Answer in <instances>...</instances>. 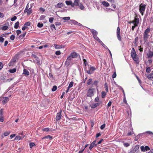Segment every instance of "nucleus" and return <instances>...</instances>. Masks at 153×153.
I'll return each instance as SVG.
<instances>
[{
    "instance_id": "f257e3e1",
    "label": "nucleus",
    "mask_w": 153,
    "mask_h": 153,
    "mask_svg": "<svg viewBox=\"0 0 153 153\" xmlns=\"http://www.w3.org/2000/svg\"><path fill=\"white\" fill-rule=\"evenodd\" d=\"M131 56L133 59L137 64H138L139 61L138 60V56L136 53V51L134 48H132L131 51Z\"/></svg>"
},
{
    "instance_id": "f03ea898",
    "label": "nucleus",
    "mask_w": 153,
    "mask_h": 153,
    "mask_svg": "<svg viewBox=\"0 0 153 153\" xmlns=\"http://www.w3.org/2000/svg\"><path fill=\"white\" fill-rule=\"evenodd\" d=\"M150 31L151 30L150 27H148L145 30L143 33V39L145 42H146L148 41V39L149 36L148 34L150 33Z\"/></svg>"
},
{
    "instance_id": "7ed1b4c3",
    "label": "nucleus",
    "mask_w": 153,
    "mask_h": 153,
    "mask_svg": "<svg viewBox=\"0 0 153 153\" xmlns=\"http://www.w3.org/2000/svg\"><path fill=\"white\" fill-rule=\"evenodd\" d=\"M88 70H87L86 68L85 69V71H86L87 73L89 74H92L96 68L94 67L91 66V65H88Z\"/></svg>"
},
{
    "instance_id": "20e7f679",
    "label": "nucleus",
    "mask_w": 153,
    "mask_h": 153,
    "mask_svg": "<svg viewBox=\"0 0 153 153\" xmlns=\"http://www.w3.org/2000/svg\"><path fill=\"white\" fill-rule=\"evenodd\" d=\"M95 92V88L89 89L87 93V96L88 97H91L94 96V93Z\"/></svg>"
},
{
    "instance_id": "39448f33",
    "label": "nucleus",
    "mask_w": 153,
    "mask_h": 153,
    "mask_svg": "<svg viewBox=\"0 0 153 153\" xmlns=\"http://www.w3.org/2000/svg\"><path fill=\"white\" fill-rule=\"evenodd\" d=\"M146 5L141 4L139 6V11L141 15L143 16V15L144 12L145 11Z\"/></svg>"
},
{
    "instance_id": "423d86ee",
    "label": "nucleus",
    "mask_w": 153,
    "mask_h": 153,
    "mask_svg": "<svg viewBox=\"0 0 153 153\" xmlns=\"http://www.w3.org/2000/svg\"><path fill=\"white\" fill-rule=\"evenodd\" d=\"M73 58H72L70 55L68 57L67 59L65 62V65L67 66H69L71 62V60Z\"/></svg>"
},
{
    "instance_id": "0eeeda50",
    "label": "nucleus",
    "mask_w": 153,
    "mask_h": 153,
    "mask_svg": "<svg viewBox=\"0 0 153 153\" xmlns=\"http://www.w3.org/2000/svg\"><path fill=\"white\" fill-rule=\"evenodd\" d=\"M62 110H60V111L57 113L56 114V120L57 121L59 120L62 117Z\"/></svg>"
},
{
    "instance_id": "6e6552de",
    "label": "nucleus",
    "mask_w": 153,
    "mask_h": 153,
    "mask_svg": "<svg viewBox=\"0 0 153 153\" xmlns=\"http://www.w3.org/2000/svg\"><path fill=\"white\" fill-rule=\"evenodd\" d=\"M69 55L73 58H76L77 57V54L75 51L72 52Z\"/></svg>"
},
{
    "instance_id": "1a4fd4ad",
    "label": "nucleus",
    "mask_w": 153,
    "mask_h": 153,
    "mask_svg": "<svg viewBox=\"0 0 153 153\" xmlns=\"http://www.w3.org/2000/svg\"><path fill=\"white\" fill-rule=\"evenodd\" d=\"M134 24L138 25L139 22V19L137 18V15H136L134 17V19L133 20Z\"/></svg>"
},
{
    "instance_id": "9d476101",
    "label": "nucleus",
    "mask_w": 153,
    "mask_h": 153,
    "mask_svg": "<svg viewBox=\"0 0 153 153\" xmlns=\"http://www.w3.org/2000/svg\"><path fill=\"white\" fill-rule=\"evenodd\" d=\"M9 100V98L7 97H3L2 98V102L4 104H5Z\"/></svg>"
},
{
    "instance_id": "9b49d317",
    "label": "nucleus",
    "mask_w": 153,
    "mask_h": 153,
    "mask_svg": "<svg viewBox=\"0 0 153 153\" xmlns=\"http://www.w3.org/2000/svg\"><path fill=\"white\" fill-rule=\"evenodd\" d=\"M69 24H71V25H78L79 23L76 21L74 20H71L70 21ZM79 24H80L79 23Z\"/></svg>"
},
{
    "instance_id": "f8f14e48",
    "label": "nucleus",
    "mask_w": 153,
    "mask_h": 153,
    "mask_svg": "<svg viewBox=\"0 0 153 153\" xmlns=\"http://www.w3.org/2000/svg\"><path fill=\"white\" fill-rule=\"evenodd\" d=\"M139 145H137L133 149V150L129 152V153H134V152L137 151L139 149Z\"/></svg>"
},
{
    "instance_id": "ddd939ff",
    "label": "nucleus",
    "mask_w": 153,
    "mask_h": 153,
    "mask_svg": "<svg viewBox=\"0 0 153 153\" xmlns=\"http://www.w3.org/2000/svg\"><path fill=\"white\" fill-rule=\"evenodd\" d=\"M147 56L148 58H152L153 56V51H149L147 53Z\"/></svg>"
},
{
    "instance_id": "4468645a",
    "label": "nucleus",
    "mask_w": 153,
    "mask_h": 153,
    "mask_svg": "<svg viewBox=\"0 0 153 153\" xmlns=\"http://www.w3.org/2000/svg\"><path fill=\"white\" fill-rule=\"evenodd\" d=\"M96 140H94L90 145L89 149L90 150H91L94 146H96L97 144H95Z\"/></svg>"
},
{
    "instance_id": "2eb2a0df",
    "label": "nucleus",
    "mask_w": 153,
    "mask_h": 153,
    "mask_svg": "<svg viewBox=\"0 0 153 153\" xmlns=\"http://www.w3.org/2000/svg\"><path fill=\"white\" fill-rule=\"evenodd\" d=\"M101 4L105 7H107L109 6V4L107 2L103 1L101 2Z\"/></svg>"
},
{
    "instance_id": "dca6fc26",
    "label": "nucleus",
    "mask_w": 153,
    "mask_h": 153,
    "mask_svg": "<svg viewBox=\"0 0 153 153\" xmlns=\"http://www.w3.org/2000/svg\"><path fill=\"white\" fill-rule=\"evenodd\" d=\"M23 74L27 76H29L30 75L29 71L26 69L23 70Z\"/></svg>"
},
{
    "instance_id": "f3484780",
    "label": "nucleus",
    "mask_w": 153,
    "mask_h": 153,
    "mask_svg": "<svg viewBox=\"0 0 153 153\" xmlns=\"http://www.w3.org/2000/svg\"><path fill=\"white\" fill-rule=\"evenodd\" d=\"M100 104L99 103H96L93 104L91 105V107L92 108H94L97 106H98Z\"/></svg>"
},
{
    "instance_id": "a211bd4d",
    "label": "nucleus",
    "mask_w": 153,
    "mask_h": 153,
    "mask_svg": "<svg viewBox=\"0 0 153 153\" xmlns=\"http://www.w3.org/2000/svg\"><path fill=\"white\" fill-rule=\"evenodd\" d=\"M104 86L106 93L108 92V86L106 82L105 83Z\"/></svg>"
},
{
    "instance_id": "6ab92c4d",
    "label": "nucleus",
    "mask_w": 153,
    "mask_h": 153,
    "mask_svg": "<svg viewBox=\"0 0 153 153\" xmlns=\"http://www.w3.org/2000/svg\"><path fill=\"white\" fill-rule=\"evenodd\" d=\"M134 132L133 131V129H132L130 131H128V133L126 135L127 136H130L132 134H134Z\"/></svg>"
},
{
    "instance_id": "aec40b11",
    "label": "nucleus",
    "mask_w": 153,
    "mask_h": 153,
    "mask_svg": "<svg viewBox=\"0 0 153 153\" xmlns=\"http://www.w3.org/2000/svg\"><path fill=\"white\" fill-rule=\"evenodd\" d=\"M91 32L93 36L97 35V32L96 31V30L94 29H92L91 30Z\"/></svg>"
},
{
    "instance_id": "412c9836",
    "label": "nucleus",
    "mask_w": 153,
    "mask_h": 153,
    "mask_svg": "<svg viewBox=\"0 0 153 153\" xmlns=\"http://www.w3.org/2000/svg\"><path fill=\"white\" fill-rule=\"evenodd\" d=\"M19 22H17L15 24V25L14 26V28L15 29H17L19 27Z\"/></svg>"
},
{
    "instance_id": "4be33fe9",
    "label": "nucleus",
    "mask_w": 153,
    "mask_h": 153,
    "mask_svg": "<svg viewBox=\"0 0 153 153\" xmlns=\"http://www.w3.org/2000/svg\"><path fill=\"white\" fill-rule=\"evenodd\" d=\"M52 138V137L51 136V135H48L46 136H45V137H43V138H42V140H43L44 139H51Z\"/></svg>"
},
{
    "instance_id": "5701e85b",
    "label": "nucleus",
    "mask_w": 153,
    "mask_h": 153,
    "mask_svg": "<svg viewBox=\"0 0 153 153\" xmlns=\"http://www.w3.org/2000/svg\"><path fill=\"white\" fill-rule=\"evenodd\" d=\"M92 82V79H89L87 81V84L89 85H91Z\"/></svg>"
},
{
    "instance_id": "b1692460",
    "label": "nucleus",
    "mask_w": 153,
    "mask_h": 153,
    "mask_svg": "<svg viewBox=\"0 0 153 153\" xmlns=\"http://www.w3.org/2000/svg\"><path fill=\"white\" fill-rule=\"evenodd\" d=\"M33 12L32 9L31 8H29L27 11V14L28 15H29Z\"/></svg>"
},
{
    "instance_id": "393cba45",
    "label": "nucleus",
    "mask_w": 153,
    "mask_h": 153,
    "mask_svg": "<svg viewBox=\"0 0 153 153\" xmlns=\"http://www.w3.org/2000/svg\"><path fill=\"white\" fill-rule=\"evenodd\" d=\"M79 0H75L74 1V4L75 6H77L79 5Z\"/></svg>"
},
{
    "instance_id": "a878e982",
    "label": "nucleus",
    "mask_w": 153,
    "mask_h": 153,
    "mask_svg": "<svg viewBox=\"0 0 153 153\" xmlns=\"http://www.w3.org/2000/svg\"><path fill=\"white\" fill-rule=\"evenodd\" d=\"M16 71V69L15 68H14L13 69H10L9 71L10 73H13L15 72Z\"/></svg>"
},
{
    "instance_id": "bb28decb",
    "label": "nucleus",
    "mask_w": 153,
    "mask_h": 153,
    "mask_svg": "<svg viewBox=\"0 0 153 153\" xmlns=\"http://www.w3.org/2000/svg\"><path fill=\"white\" fill-rule=\"evenodd\" d=\"M63 6V4L62 3H59L57 5V7L58 8H60L62 7Z\"/></svg>"
},
{
    "instance_id": "cd10ccee",
    "label": "nucleus",
    "mask_w": 153,
    "mask_h": 153,
    "mask_svg": "<svg viewBox=\"0 0 153 153\" xmlns=\"http://www.w3.org/2000/svg\"><path fill=\"white\" fill-rule=\"evenodd\" d=\"M151 71L150 67H147L146 68V71L147 73H149Z\"/></svg>"
},
{
    "instance_id": "c85d7f7f",
    "label": "nucleus",
    "mask_w": 153,
    "mask_h": 153,
    "mask_svg": "<svg viewBox=\"0 0 153 153\" xmlns=\"http://www.w3.org/2000/svg\"><path fill=\"white\" fill-rule=\"evenodd\" d=\"M74 83L73 82L71 81L69 83V86L68 87V89H70L73 86Z\"/></svg>"
},
{
    "instance_id": "c756f323",
    "label": "nucleus",
    "mask_w": 153,
    "mask_h": 153,
    "mask_svg": "<svg viewBox=\"0 0 153 153\" xmlns=\"http://www.w3.org/2000/svg\"><path fill=\"white\" fill-rule=\"evenodd\" d=\"M101 94L102 97V98H104L105 97L106 95V93L105 92L103 91L102 92Z\"/></svg>"
},
{
    "instance_id": "7c9ffc66",
    "label": "nucleus",
    "mask_w": 153,
    "mask_h": 153,
    "mask_svg": "<svg viewBox=\"0 0 153 153\" xmlns=\"http://www.w3.org/2000/svg\"><path fill=\"white\" fill-rule=\"evenodd\" d=\"M117 34L118 39L120 41H121V37L120 36V33H117Z\"/></svg>"
},
{
    "instance_id": "2f4dec72",
    "label": "nucleus",
    "mask_w": 153,
    "mask_h": 153,
    "mask_svg": "<svg viewBox=\"0 0 153 153\" xmlns=\"http://www.w3.org/2000/svg\"><path fill=\"white\" fill-rule=\"evenodd\" d=\"M147 78L149 79L153 78V73H151L149 74L147 76Z\"/></svg>"
},
{
    "instance_id": "473e14b6",
    "label": "nucleus",
    "mask_w": 153,
    "mask_h": 153,
    "mask_svg": "<svg viewBox=\"0 0 153 153\" xmlns=\"http://www.w3.org/2000/svg\"><path fill=\"white\" fill-rule=\"evenodd\" d=\"M21 139V137L20 136H17L14 139L15 140H19Z\"/></svg>"
},
{
    "instance_id": "72a5a7b5",
    "label": "nucleus",
    "mask_w": 153,
    "mask_h": 153,
    "mask_svg": "<svg viewBox=\"0 0 153 153\" xmlns=\"http://www.w3.org/2000/svg\"><path fill=\"white\" fill-rule=\"evenodd\" d=\"M55 48L56 49H59L62 48L61 46H60L59 45H54Z\"/></svg>"
},
{
    "instance_id": "f704fd0d",
    "label": "nucleus",
    "mask_w": 153,
    "mask_h": 153,
    "mask_svg": "<svg viewBox=\"0 0 153 153\" xmlns=\"http://www.w3.org/2000/svg\"><path fill=\"white\" fill-rule=\"evenodd\" d=\"M93 36L94 37V39L100 42L101 41H100V39L97 36V35H94V36Z\"/></svg>"
},
{
    "instance_id": "c9c22d12",
    "label": "nucleus",
    "mask_w": 153,
    "mask_h": 153,
    "mask_svg": "<svg viewBox=\"0 0 153 153\" xmlns=\"http://www.w3.org/2000/svg\"><path fill=\"white\" fill-rule=\"evenodd\" d=\"M43 26V23H41L40 22H39L37 25V26L38 27L41 28Z\"/></svg>"
},
{
    "instance_id": "e433bc0d",
    "label": "nucleus",
    "mask_w": 153,
    "mask_h": 153,
    "mask_svg": "<svg viewBox=\"0 0 153 153\" xmlns=\"http://www.w3.org/2000/svg\"><path fill=\"white\" fill-rule=\"evenodd\" d=\"M98 82L99 81L98 80H95L94 82L92 84V85L96 86H97V85H98Z\"/></svg>"
},
{
    "instance_id": "4c0bfd02",
    "label": "nucleus",
    "mask_w": 153,
    "mask_h": 153,
    "mask_svg": "<svg viewBox=\"0 0 153 153\" xmlns=\"http://www.w3.org/2000/svg\"><path fill=\"white\" fill-rule=\"evenodd\" d=\"M42 130L44 131L48 132L49 131H52L51 130H50L49 128H46L42 129Z\"/></svg>"
},
{
    "instance_id": "58836bf2",
    "label": "nucleus",
    "mask_w": 153,
    "mask_h": 153,
    "mask_svg": "<svg viewBox=\"0 0 153 153\" xmlns=\"http://www.w3.org/2000/svg\"><path fill=\"white\" fill-rule=\"evenodd\" d=\"M10 131L5 132L4 133V135L5 136H8L10 134Z\"/></svg>"
},
{
    "instance_id": "ea45409f",
    "label": "nucleus",
    "mask_w": 153,
    "mask_h": 153,
    "mask_svg": "<svg viewBox=\"0 0 153 153\" xmlns=\"http://www.w3.org/2000/svg\"><path fill=\"white\" fill-rule=\"evenodd\" d=\"M71 2H72L71 1H65V3H66V4L68 5H71Z\"/></svg>"
},
{
    "instance_id": "a19ab883",
    "label": "nucleus",
    "mask_w": 153,
    "mask_h": 153,
    "mask_svg": "<svg viewBox=\"0 0 153 153\" xmlns=\"http://www.w3.org/2000/svg\"><path fill=\"white\" fill-rule=\"evenodd\" d=\"M8 28V27L7 26H3L2 27V30H7V29Z\"/></svg>"
},
{
    "instance_id": "79ce46f5",
    "label": "nucleus",
    "mask_w": 153,
    "mask_h": 153,
    "mask_svg": "<svg viewBox=\"0 0 153 153\" xmlns=\"http://www.w3.org/2000/svg\"><path fill=\"white\" fill-rule=\"evenodd\" d=\"M30 147V148H32L33 147L35 146V144L33 143H31L29 144Z\"/></svg>"
},
{
    "instance_id": "37998d69",
    "label": "nucleus",
    "mask_w": 153,
    "mask_h": 153,
    "mask_svg": "<svg viewBox=\"0 0 153 153\" xmlns=\"http://www.w3.org/2000/svg\"><path fill=\"white\" fill-rule=\"evenodd\" d=\"M31 23L30 22H26L25 25H24V26H30V25Z\"/></svg>"
},
{
    "instance_id": "c03bdc74",
    "label": "nucleus",
    "mask_w": 153,
    "mask_h": 153,
    "mask_svg": "<svg viewBox=\"0 0 153 153\" xmlns=\"http://www.w3.org/2000/svg\"><path fill=\"white\" fill-rule=\"evenodd\" d=\"M57 88V86L56 85H54L53 87V88L52 89V91H54L56 90Z\"/></svg>"
},
{
    "instance_id": "a18cd8bd",
    "label": "nucleus",
    "mask_w": 153,
    "mask_h": 153,
    "mask_svg": "<svg viewBox=\"0 0 153 153\" xmlns=\"http://www.w3.org/2000/svg\"><path fill=\"white\" fill-rule=\"evenodd\" d=\"M79 7L81 10H83L84 9V7L82 4L80 3L79 5Z\"/></svg>"
},
{
    "instance_id": "49530a36",
    "label": "nucleus",
    "mask_w": 153,
    "mask_h": 153,
    "mask_svg": "<svg viewBox=\"0 0 153 153\" xmlns=\"http://www.w3.org/2000/svg\"><path fill=\"white\" fill-rule=\"evenodd\" d=\"M54 19L53 17H50L49 19V22L51 23H52Z\"/></svg>"
},
{
    "instance_id": "de8ad7c7",
    "label": "nucleus",
    "mask_w": 153,
    "mask_h": 153,
    "mask_svg": "<svg viewBox=\"0 0 153 153\" xmlns=\"http://www.w3.org/2000/svg\"><path fill=\"white\" fill-rule=\"evenodd\" d=\"M46 17V16L45 15H41L39 18V19L40 20H43Z\"/></svg>"
},
{
    "instance_id": "09e8293b",
    "label": "nucleus",
    "mask_w": 153,
    "mask_h": 153,
    "mask_svg": "<svg viewBox=\"0 0 153 153\" xmlns=\"http://www.w3.org/2000/svg\"><path fill=\"white\" fill-rule=\"evenodd\" d=\"M4 116H0V121L2 122L4 120Z\"/></svg>"
},
{
    "instance_id": "8fccbe9b",
    "label": "nucleus",
    "mask_w": 153,
    "mask_h": 153,
    "mask_svg": "<svg viewBox=\"0 0 153 153\" xmlns=\"http://www.w3.org/2000/svg\"><path fill=\"white\" fill-rule=\"evenodd\" d=\"M15 38V36L14 35H12L10 37V39L12 40H13Z\"/></svg>"
},
{
    "instance_id": "3c124183",
    "label": "nucleus",
    "mask_w": 153,
    "mask_h": 153,
    "mask_svg": "<svg viewBox=\"0 0 153 153\" xmlns=\"http://www.w3.org/2000/svg\"><path fill=\"white\" fill-rule=\"evenodd\" d=\"M62 19L64 20H70V18L69 17H63Z\"/></svg>"
},
{
    "instance_id": "603ef678",
    "label": "nucleus",
    "mask_w": 153,
    "mask_h": 153,
    "mask_svg": "<svg viewBox=\"0 0 153 153\" xmlns=\"http://www.w3.org/2000/svg\"><path fill=\"white\" fill-rule=\"evenodd\" d=\"M83 61H84V64L85 66L86 67V65H88V63L85 59H83Z\"/></svg>"
},
{
    "instance_id": "864d4df0",
    "label": "nucleus",
    "mask_w": 153,
    "mask_h": 153,
    "mask_svg": "<svg viewBox=\"0 0 153 153\" xmlns=\"http://www.w3.org/2000/svg\"><path fill=\"white\" fill-rule=\"evenodd\" d=\"M61 53L60 51H56L55 52V54L57 55H60Z\"/></svg>"
},
{
    "instance_id": "5fc2aeb1",
    "label": "nucleus",
    "mask_w": 153,
    "mask_h": 153,
    "mask_svg": "<svg viewBox=\"0 0 153 153\" xmlns=\"http://www.w3.org/2000/svg\"><path fill=\"white\" fill-rule=\"evenodd\" d=\"M145 147H144L143 146H141L140 147V149L143 152H145Z\"/></svg>"
},
{
    "instance_id": "6e6d98bb",
    "label": "nucleus",
    "mask_w": 153,
    "mask_h": 153,
    "mask_svg": "<svg viewBox=\"0 0 153 153\" xmlns=\"http://www.w3.org/2000/svg\"><path fill=\"white\" fill-rule=\"evenodd\" d=\"M145 150L147 151L150 150V148L149 146H145Z\"/></svg>"
},
{
    "instance_id": "4d7b16f0",
    "label": "nucleus",
    "mask_w": 153,
    "mask_h": 153,
    "mask_svg": "<svg viewBox=\"0 0 153 153\" xmlns=\"http://www.w3.org/2000/svg\"><path fill=\"white\" fill-rule=\"evenodd\" d=\"M17 19V17L16 16H14L11 19V20L13 21L16 20Z\"/></svg>"
},
{
    "instance_id": "13d9d810",
    "label": "nucleus",
    "mask_w": 153,
    "mask_h": 153,
    "mask_svg": "<svg viewBox=\"0 0 153 153\" xmlns=\"http://www.w3.org/2000/svg\"><path fill=\"white\" fill-rule=\"evenodd\" d=\"M3 110L1 109L0 111V116H4V114L3 112Z\"/></svg>"
},
{
    "instance_id": "bf43d9fd",
    "label": "nucleus",
    "mask_w": 153,
    "mask_h": 153,
    "mask_svg": "<svg viewBox=\"0 0 153 153\" xmlns=\"http://www.w3.org/2000/svg\"><path fill=\"white\" fill-rule=\"evenodd\" d=\"M138 26V25H135V24H134V26H133L132 27L131 29L133 31H134V29L135 27H137Z\"/></svg>"
},
{
    "instance_id": "052dcab7",
    "label": "nucleus",
    "mask_w": 153,
    "mask_h": 153,
    "mask_svg": "<svg viewBox=\"0 0 153 153\" xmlns=\"http://www.w3.org/2000/svg\"><path fill=\"white\" fill-rule=\"evenodd\" d=\"M16 32L17 35H18L21 33V31L19 30H16Z\"/></svg>"
},
{
    "instance_id": "680f3d73",
    "label": "nucleus",
    "mask_w": 153,
    "mask_h": 153,
    "mask_svg": "<svg viewBox=\"0 0 153 153\" xmlns=\"http://www.w3.org/2000/svg\"><path fill=\"white\" fill-rule=\"evenodd\" d=\"M4 40V38L0 36V42H3Z\"/></svg>"
},
{
    "instance_id": "e2e57ef3",
    "label": "nucleus",
    "mask_w": 153,
    "mask_h": 153,
    "mask_svg": "<svg viewBox=\"0 0 153 153\" xmlns=\"http://www.w3.org/2000/svg\"><path fill=\"white\" fill-rule=\"evenodd\" d=\"M50 27L51 29L53 28L56 30L54 24H52L50 26Z\"/></svg>"
},
{
    "instance_id": "0e129e2a",
    "label": "nucleus",
    "mask_w": 153,
    "mask_h": 153,
    "mask_svg": "<svg viewBox=\"0 0 153 153\" xmlns=\"http://www.w3.org/2000/svg\"><path fill=\"white\" fill-rule=\"evenodd\" d=\"M99 98L98 97H96L94 100V101L95 102H98L99 101Z\"/></svg>"
},
{
    "instance_id": "69168bd1",
    "label": "nucleus",
    "mask_w": 153,
    "mask_h": 153,
    "mask_svg": "<svg viewBox=\"0 0 153 153\" xmlns=\"http://www.w3.org/2000/svg\"><path fill=\"white\" fill-rule=\"evenodd\" d=\"M117 33H120V29L119 27H117Z\"/></svg>"
},
{
    "instance_id": "338daca9",
    "label": "nucleus",
    "mask_w": 153,
    "mask_h": 153,
    "mask_svg": "<svg viewBox=\"0 0 153 153\" xmlns=\"http://www.w3.org/2000/svg\"><path fill=\"white\" fill-rule=\"evenodd\" d=\"M125 147H127L129 146V144L128 143H125L124 144Z\"/></svg>"
},
{
    "instance_id": "774afa93",
    "label": "nucleus",
    "mask_w": 153,
    "mask_h": 153,
    "mask_svg": "<svg viewBox=\"0 0 153 153\" xmlns=\"http://www.w3.org/2000/svg\"><path fill=\"white\" fill-rule=\"evenodd\" d=\"M105 124L102 125L100 127V129H103L105 128Z\"/></svg>"
}]
</instances>
